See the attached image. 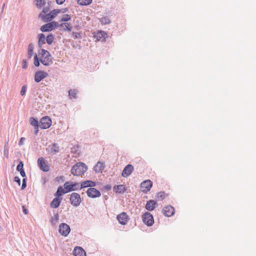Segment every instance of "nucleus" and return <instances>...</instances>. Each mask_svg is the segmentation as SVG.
Wrapping results in <instances>:
<instances>
[{
  "instance_id": "1",
  "label": "nucleus",
  "mask_w": 256,
  "mask_h": 256,
  "mask_svg": "<svg viewBox=\"0 0 256 256\" xmlns=\"http://www.w3.org/2000/svg\"><path fill=\"white\" fill-rule=\"evenodd\" d=\"M88 166L84 162H78L73 166L71 169V173L74 176H81L87 170Z\"/></svg>"
},
{
  "instance_id": "2",
  "label": "nucleus",
  "mask_w": 256,
  "mask_h": 256,
  "mask_svg": "<svg viewBox=\"0 0 256 256\" xmlns=\"http://www.w3.org/2000/svg\"><path fill=\"white\" fill-rule=\"evenodd\" d=\"M60 12V10L54 9L51 10L48 14H42L40 13L38 18H40L44 22H51V21Z\"/></svg>"
},
{
  "instance_id": "3",
  "label": "nucleus",
  "mask_w": 256,
  "mask_h": 256,
  "mask_svg": "<svg viewBox=\"0 0 256 256\" xmlns=\"http://www.w3.org/2000/svg\"><path fill=\"white\" fill-rule=\"evenodd\" d=\"M41 63L45 66H48L52 64V57L50 52L46 50L41 49Z\"/></svg>"
},
{
  "instance_id": "4",
  "label": "nucleus",
  "mask_w": 256,
  "mask_h": 256,
  "mask_svg": "<svg viewBox=\"0 0 256 256\" xmlns=\"http://www.w3.org/2000/svg\"><path fill=\"white\" fill-rule=\"evenodd\" d=\"M69 199L70 204L75 207L79 206L82 202L80 194L76 192H72Z\"/></svg>"
},
{
  "instance_id": "5",
  "label": "nucleus",
  "mask_w": 256,
  "mask_h": 256,
  "mask_svg": "<svg viewBox=\"0 0 256 256\" xmlns=\"http://www.w3.org/2000/svg\"><path fill=\"white\" fill-rule=\"evenodd\" d=\"M64 188H65L66 192L68 193L72 191L77 190L80 188L79 183L77 182H66L64 184Z\"/></svg>"
},
{
  "instance_id": "6",
  "label": "nucleus",
  "mask_w": 256,
  "mask_h": 256,
  "mask_svg": "<svg viewBox=\"0 0 256 256\" xmlns=\"http://www.w3.org/2000/svg\"><path fill=\"white\" fill-rule=\"evenodd\" d=\"M56 22L52 21L42 26L40 30L42 32H50L54 30L56 28Z\"/></svg>"
},
{
  "instance_id": "7",
  "label": "nucleus",
  "mask_w": 256,
  "mask_h": 256,
  "mask_svg": "<svg viewBox=\"0 0 256 256\" xmlns=\"http://www.w3.org/2000/svg\"><path fill=\"white\" fill-rule=\"evenodd\" d=\"M52 125V120L48 116H44L40 118V128L42 129H47Z\"/></svg>"
},
{
  "instance_id": "8",
  "label": "nucleus",
  "mask_w": 256,
  "mask_h": 256,
  "mask_svg": "<svg viewBox=\"0 0 256 256\" xmlns=\"http://www.w3.org/2000/svg\"><path fill=\"white\" fill-rule=\"evenodd\" d=\"M142 221L148 226H152L154 223L153 216L149 212H146L142 215Z\"/></svg>"
},
{
  "instance_id": "9",
  "label": "nucleus",
  "mask_w": 256,
  "mask_h": 256,
  "mask_svg": "<svg viewBox=\"0 0 256 256\" xmlns=\"http://www.w3.org/2000/svg\"><path fill=\"white\" fill-rule=\"evenodd\" d=\"M70 232V226L66 223H62L59 226L58 232L63 236H67Z\"/></svg>"
},
{
  "instance_id": "10",
  "label": "nucleus",
  "mask_w": 256,
  "mask_h": 256,
  "mask_svg": "<svg viewBox=\"0 0 256 256\" xmlns=\"http://www.w3.org/2000/svg\"><path fill=\"white\" fill-rule=\"evenodd\" d=\"M152 186V182L150 180H144L140 184L142 191L144 193H147L148 191L150 190Z\"/></svg>"
},
{
  "instance_id": "11",
  "label": "nucleus",
  "mask_w": 256,
  "mask_h": 256,
  "mask_svg": "<svg viewBox=\"0 0 256 256\" xmlns=\"http://www.w3.org/2000/svg\"><path fill=\"white\" fill-rule=\"evenodd\" d=\"M86 193L88 196L91 198H98L101 195L100 192L94 188H89L87 190Z\"/></svg>"
},
{
  "instance_id": "12",
  "label": "nucleus",
  "mask_w": 256,
  "mask_h": 256,
  "mask_svg": "<svg viewBox=\"0 0 256 256\" xmlns=\"http://www.w3.org/2000/svg\"><path fill=\"white\" fill-rule=\"evenodd\" d=\"M48 72L42 70H38L34 74V81L36 82H39L44 78L48 77Z\"/></svg>"
},
{
  "instance_id": "13",
  "label": "nucleus",
  "mask_w": 256,
  "mask_h": 256,
  "mask_svg": "<svg viewBox=\"0 0 256 256\" xmlns=\"http://www.w3.org/2000/svg\"><path fill=\"white\" fill-rule=\"evenodd\" d=\"M116 218L119 223L122 225H126L129 219L128 216L125 212H122L120 214H118Z\"/></svg>"
},
{
  "instance_id": "14",
  "label": "nucleus",
  "mask_w": 256,
  "mask_h": 256,
  "mask_svg": "<svg viewBox=\"0 0 256 256\" xmlns=\"http://www.w3.org/2000/svg\"><path fill=\"white\" fill-rule=\"evenodd\" d=\"M38 164L40 168L44 172L49 170V166L43 158H40L38 160Z\"/></svg>"
},
{
  "instance_id": "15",
  "label": "nucleus",
  "mask_w": 256,
  "mask_h": 256,
  "mask_svg": "<svg viewBox=\"0 0 256 256\" xmlns=\"http://www.w3.org/2000/svg\"><path fill=\"white\" fill-rule=\"evenodd\" d=\"M162 213L165 216L170 217L174 215V208L171 206H166L162 208Z\"/></svg>"
},
{
  "instance_id": "16",
  "label": "nucleus",
  "mask_w": 256,
  "mask_h": 256,
  "mask_svg": "<svg viewBox=\"0 0 256 256\" xmlns=\"http://www.w3.org/2000/svg\"><path fill=\"white\" fill-rule=\"evenodd\" d=\"M134 170V166L131 164H128L124 168L122 176L124 178L129 176Z\"/></svg>"
},
{
  "instance_id": "17",
  "label": "nucleus",
  "mask_w": 256,
  "mask_h": 256,
  "mask_svg": "<svg viewBox=\"0 0 256 256\" xmlns=\"http://www.w3.org/2000/svg\"><path fill=\"white\" fill-rule=\"evenodd\" d=\"M74 256H86V252L80 246H76L73 250Z\"/></svg>"
},
{
  "instance_id": "18",
  "label": "nucleus",
  "mask_w": 256,
  "mask_h": 256,
  "mask_svg": "<svg viewBox=\"0 0 256 256\" xmlns=\"http://www.w3.org/2000/svg\"><path fill=\"white\" fill-rule=\"evenodd\" d=\"M96 184L94 182L91 180H86L80 183V190L88 187L92 188L96 186Z\"/></svg>"
},
{
  "instance_id": "19",
  "label": "nucleus",
  "mask_w": 256,
  "mask_h": 256,
  "mask_svg": "<svg viewBox=\"0 0 256 256\" xmlns=\"http://www.w3.org/2000/svg\"><path fill=\"white\" fill-rule=\"evenodd\" d=\"M156 204L157 202L156 201L153 200H150L147 201L145 206V208L146 210L148 211H152L155 208L156 206Z\"/></svg>"
},
{
  "instance_id": "20",
  "label": "nucleus",
  "mask_w": 256,
  "mask_h": 256,
  "mask_svg": "<svg viewBox=\"0 0 256 256\" xmlns=\"http://www.w3.org/2000/svg\"><path fill=\"white\" fill-rule=\"evenodd\" d=\"M105 168L104 163H102L100 162H98L97 164L94 167V170L96 173L102 172Z\"/></svg>"
},
{
  "instance_id": "21",
  "label": "nucleus",
  "mask_w": 256,
  "mask_h": 256,
  "mask_svg": "<svg viewBox=\"0 0 256 256\" xmlns=\"http://www.w3.org/2000/svg\"><path fill=\"white\" fill-rule=\"evenodd\" d=\"M62 198H55L50 203V206L52 208H58L62 202Z\"/></svg>"
},
{
  "instance_id": "22",
  "label": "nucleus",
  "mask_w": 256,
  "mask_h": 256,
  "mask_svg": "<svg viewBox=\"0 0 256 256\" xmlns=\"http://www.w3.org/2000/svg\"><path fill=\"white\" fill-rule=\"evenodd\" d=\"M105 32L104 31H98L94 33V38L98 41H104L105 40L104 36L106 35Z\"/></svg>"
},
{
  "instance_id": "23",
  "label": "nucleus",
  "mask_w": 256,
  "mask_h": 256,
  "mask_svg": "<svg viewBox=\"0 0 256 256\" xmlns=\"http://www.w3.org/2000/svg\"><path fill=\"white\" fill-rule=\"evenodd\" d=\"M68 193L66 192V190H65V188H64L62 186H60L58 187L57 190L56 192L54 194V196L56 198H60L63 194Z\"/></svg>"
},
{
  "instance_id": "24",
  "label": "nucleus",
  "mask_w": 256,
  "mask_h": 256,
  "mask_svg": "<svg viewBox=\"0 0 256 256\" xmlns=\"http://www.w3.org/2000/svg\"><path fill=\"white\" fill-rule=\"evenodd\" d=\"M114 191L119 194H123L126 190L124 185L120 184L114 186Z\"/></svg>"
},
{
  "instance_id": "25",
  "label": "nucleus",
  "mask_w": 256,
  "mask_h": 256,
  "mask_svg": "<svg viewBox=\"0 0 256 256\" xmlns=\"http://www.w3.org/2000/svg\"><path fill=\"white\" fill-rule=\"evenodd\" d=\"M46 41V38L44 34H38V46L41 48L42 44H44Z\"/></svg>"
},
{
  "instance_id": "26",
  "label": "nucleus",
  "mask_w": 256,
  "mask_h": 256,
  "mask_svg": "<svg viewBox=\"0 0 256 256\" xmlns=\"http://www.w3.org/2000/svg\"><path fill=\"white\" fill-rule=\"evenodd\" d=\"M59 220V214L58 212L54 214V216H52L50 220L51 224L54 226L56 225Z\"/></svg>"
},
{
  "instance_id": "27",
  "label": "nucleus",
  "mask_w": 256,
  "mask_h": 256,
  "mask_svg": "<svg viewBox=\"0 0 256 256\" xmlns=\"http://www.w3.org/2000/svg\"><path fill=\"white\" fill-rule=\"evenodd\" d=\"M60 151V147L57 144L54 143L52 144V148H50V153L54 154Z\"/></svg>"
},
{
  "instance_id": "28",
  "label": "nucleus",
  "mask_w": 256,
  "mask_h": 256,
  "mask_svg": "<svg viewBox=\"0 0 256 256\" xmlns=\"http://www.w3.org/2000/svg\"><path fill=\"white\" fill-rule=\"evenodd\" d=\"M77 90L76 89H70L68 90V96L70 99L76 98H77Z\"/></svg>"
},
{
  "instance_id": "29",
  "label": "nucleus",
  "mask_w": 256,
  "mask_h": 256,
  "mask_svg": "<svg viewBox=\"0 0 256 256\" xmlns=\"http://www.w3.org/2000/svg\"><path fill=\"white\" fill-rule=\"evenodd\" d=\"M34 44L32 43L29 44L28 46V58H30L33 55V51H34Z\"/></svg>"
},
{
  "instance_id": "30",
  "label": "nucleus",
  "mask_w": 256,
  "mask_h": 256,
  "mask_svg": "<svg viewBox=\"0 0 256 256\" xmlns=\"http://www.w3.org/2000/svg\"><path fill=\"white\" fill-rule=\"evenodd\" d=\"M54 40V36L52 34H48L46 37V42L49 45L51 44Z\"/></svg>"
},
{
  "instance_id": "31",
  "label": "nucleus",
  "mask_w": 256,
  "mask_h": 256,
  "mask_svg": "<svg viewBox=\"0 0 256 256\" xmlns=\"http://www.w3.org/2000/svg\"><path fill=\"white\" fill-rule=\"evenodd\" d=\"M92 0H77V2L80 6H88L90 4Z\"/></svg>"
},
{
  "instance_id": "32",
  "label": "nucleus",
  "mask_w": 256,
  "mask_h": 256,
  "mask_svg": "<svg viewBox=\"0 0 256 256\" xmlns=\"http://www.w3.org/2000/svg\"><path fill=\"white\" fill-rule=\"evenodd\" d=\"M30 124L31 125L34 126H40V122H38L37 118L34 117H31L30 120Z\"/></svg>"
},
{
  "instance_id": "33",
  "label": "nucleus",
  "mask_w": 256,
  "mask_h": 256,
  "mask_svg": "<svg viewBox=\"0 0 256 256\" xmlns=\"http://www.w3.org/2000/svg\"><path fill=\"white\" fill-rule=\"evenodd\" d=\"M71 20V16L68 14H64L62 18L60 19V22H66Z\"/></svg>"
},
{
  "instance_id": "34",
  "label": "nucleus",
  "mask_w": 256,
  "mask_h": 256,
  "mask_svg": "<svg viewBox=\"0 0 256 256\" xmlns=\"http://www.w3.org/2000/svg\"><path fill=\"white\" fill-rule=\"evenodd\" d=\"M36 5L38 8H41L46 4L45 0H36Z\"/></svg>"
},
{
  "instance_id": "35",
  "label": "nucleus",
  "mask_w": 256,
  "mask_h": 256,
  "mask_svg": "<svg viewBox=\"0 0 256 256\" xmlns=\"http://www.w3.org/2000/svg\"><path fill=\"white\" fill-rule=\"evenodd\" d=\"M72 28V26L69 23L64 22V28H63L62 30L64 31L70 32Z\"/></svg>"
},
{
  "instance_id": "36",
  "label": "nucleus",
  "mask_w": 256,
  "mask_h": 256,
  "mask_svg": "<svg viewBox=\"0 0 256 256\" xmlns=\"http://www.w3.org/2000/svg\"><path fill=\"white\" fill-rule=\"evenodd\" d=\"M34 66L36 67L39 66L40 65V60L38 59V56L36 54L34 56Z\"/></svg>"
},
{
  "instance_id": "37",
  "label": "nucleus",
  "mask_w": 256,
  "mask_h": 256,
  "mask_svg": "<svg viewBox=\"0 0 256 256\" xmlns=\"http://www.w3.org/2000/svg\"><path fill=\"white\" fill-rule=\"evenodd\" d=\"M157 198L160 200H163L165 198V192H160L157 194Z\"/></svg>"
},
{
  "instance_id": "38",
  "label": "nucleus",
  "mask_w": 256,
  "mask_h": 256,
  "mask_svg": "<svg viewBox=\"0 0 256 256\" xmlns=\"http://www.w3.org/2000/svg\"><path fill=\"white\" fill-rule=\"evenodd\" d=\"M100 22L102 23L106 24L110 23V20L107 17H103L101 18Z\"/></svg>"
},
{
  "instance_id": "39",
  "label": "nucleus",
  "mask_w": 256,
  "mask_h": 256,
  "mask_svg": "<svg viewBox=\"0 0 256 256\" xmlns=\"http://www.w3.org/2000/svg\"><path fill=\"white\" fill-rule=\"evenodd\" d=\"M8 142H6V144H5L4 146V156L6 158H8V146H6V144H8Z\"/></svg>"
},
{
  "instance_id": "40",
  "label": "nucleus",
  "mask_w": 256,
  "mask_h": 256,
  "mask_svg": "<svg viewBox=\"0 0 256 256\" xmlns=\"http://www.w3.org/2000/svg\"><path fill=\"white\" fill-rule=\"evenodd\" d=\"M24 169V164L22 160L19 161L18 164L16 166V170L18 172L21 170Z\"/></svg>"
},
{
  "instance_id": "41",
  "label": "nucleus",
  "mask_w": 256,
  "mask_h": 256,
  "mask_svg": "<svg viewBox=\"0 0 256 256\" xmlns=\"http://www.w3.org/2000/svg\"><path fill=\"white\" fill-rule=\"evenodd\" d=\"M26 90H27V86H26V85H24L22 86L21 90H20V94L22 96H24L26 94Z\"/></svg>"
},
{
  "instance_id": "42",
  "label": "nucleus",
  "mask_w": 256,
  "mask_h": 256,
  "mask_svg": "<svg viewBox=\"0 0 256 256\" xmlns=\"http://www.w3.org/2000/svg\"><path fill=\"white\" fill-rule=\"evenodd\" d=\"M72 36H74V38H81L82 36L80 32H72Z\"/></svg>"
},
{
  "instance_id": "43",
  "label": "nucleus",
  "mask_w": 256,
  "mask_h": 256,
  "mask_svg": "<svg viewBox=\"0 0 256 256\" xmlns=\"http://www.w3.org/2000/svg\"><path fill=\"white\" fill-rule=\"evenodd\" d=\"M26 186V178H23L22 180V185L21 189L24 190Z\"/></svg>"
},
{
  "instance_id": "44",
  "label": "nucleus",
  "mask_w": 256,
  "mask_h": 256,
  "mask_svg": "<svg viewBox=\"0 0 256 256\" xmlns=\"http://www.w3.org/2000/svg\"><path fill=\"white\" fill-rule=\"evenodd\" d=\"M64 180V176H56L54 180L56 182H60V181L63 182Z\"/></svg>"
},
{
  "instance_id": "45",
  "label": "nucleus",
  "mask_w": 256,
  "mask_h": 256,
  "mask_svg": "<svg viewBox=\"0 0 256 256\" xmlns=\"http://www.w3.org/2000/svg\"><path fill=\"white\" fill-rule=\"evenodd\" d=\"M22 67L24 69H26L28 68L27 60L26 59H24L22 60Z\"/></svg>"
},
{
  "instance_id": "46",
  "label": "nucleus",
  "mask_w": 256,
  "mask_h": 256,
  "mask_svg": "<svg viewBox=\"0 0 256 256\" xmlns=\"http://www.w3.org/2000/svg\"><path fill=\"white\" fill-rule=\"evenodd\" d=\"M14 181L16 182L18 186L20 185V178L18 176H16L14 178Z\"/></svg>"
},
{
  "instance_id": "47",
  "label": "nucleus",
  "mask_w": 256,
  "mask_h": 256,
  "mask_svg": "<svg viewBox=\"0 0 256 256\" xmlns=\"http://www.w3.org/2000/svg\"><path fill=\"white\" fill-rule=\"evenodd\" d=\"M50 7L48 6L44 7L42 8V12L41 13L42 14V12H43L46 14V13L50 10Z\"/></svg>"
},
{
  "instance_id": "48",
  "label": "nucleus",
  "mask_w": 256,
  "mask_h": 256,
  "mask_svg": "<svg viewBox=\"0 0 256 256\" xmlns=\"http://www.w3.org/2000/svg\"><path fill=\"white\" fill-rule=\"evenodd\" d=\"M18 172H20V174L22 177H23L24 178H26V174L24 169L21 170Z\"/></svg>"
},
{
  "instance_id": "49",
  "label": "nucleus",
  "mask_w": 256,
  "mask_h": 256,
  "mask_svg": "<svg viewBox=\"0 0 256 256\" xmlns=\"http://www.w3.org/2000/svg\"><path fill=\"white\" fill-rule=\"evenodd\" d=\"M112 188V186L110 184H108L104 186L103 189L106 190H110Z\"/></svg>"
},
{
  "instance_id": "50",
  "label": "nucleus",
  "mask_w": 256,
  "mask_h": 256,
  "mask_svg": "<svg viewBox=\"0 0 256 256\" xmlns=\"http://www.w3.org/2000/svg\"><path fill=\"white\" fill-rule=\"evenodd\" d=\"M22 210L24 214H28V210H27L25 206H22Z\"/></svg>"
},
{
  "instance_id": "51",
  "label": "nucleus",
  "mask_w": 256,
  "mask_h": 256,
  "mask_svg": "<svg viewBox=\"0 0 256 256\" xmlns=\"http://www.w3.org/2000/svg\"><path fill=\"white\" fill-rule=\"evenodd\" d=\"M66 0H56V2L58 4H62L64 3Z\"/></svg>"
},
{
  "instance_id": "52",
  "label": "nucleus",
  "mask_w": 256,
  "mask_h": 256,
  "mask_svg": "<svg viewBox=\"0 0 256 256\" xmlns=\"http://www.w3.org/2000/svg\"><path fill=\"white\" fill-rule=\"evenodd\" d=\"M40 127V126H34V134H36V135H37L38 134V128Z\"/></svg>"
},
{
  "instance_id": "53",
  "label": "nucleus",
  "mask_w": 256,
  "mask_h": 256,
  "mask_svg": "<svg viewBox=\"0 0 256 256\" xmlns=\"http://www.w3.org/2000/svg\"><path fill=\"white\" fill-rule=\"evenodd\" d=\"M25 140L24 138H21L19 142H18V145L22 146L24 144V141Z\"/></svg>"
},
{
  "instance_id": "54",
  "label": "nucleus",
  "mask_w": 256,
  "mask_h": 256,
  "mask_svg": "<svg viewBox=\"0 0 256 256\" xmlns=\"http://www.w3.org/2000/svg\"><path fill=\"white\" fill-rule=\"evenodd\" d=\"M56 25H57L56 28L60 27V28H64V22L59 24L58 22H56Z\"/></svg>"
},
{
  "instance_id": "55",
  "label": "nucleus",
  "mask_w": 256,
  "mask_h": 256,
  "mask_svg": "<svg viewBox=\"0 0 256 256\" xmlns=\"http://www.w3.org/2000/svg\"><path fill=\"white\" fill-rule=\"evenodd\" d=\"M78 148V146H74L72 148V152H76L77 151V148Z\"/></svg>"
},
{
  "instance_id": "56",
  "label": "nucleus",
  "mask_w": 256,
  "mask_h": 256,
  "mask_svg": "<svg viewBox=\"0 0 256 256\" xmlns=\"http://www.w3.org/2000/svg\"><path fill=\"white\" fill-rule=\"evenodd\" d=\"M68 8H64L60 10V12L65 13V12H67L68 11Z\"/></svg>"
},
{
  "instance_id": "57",
  "label": "nucleus",
  "mask_w": 256,
  "mask_h": 256,
  "mask_svg": "<svg viewBox=\"0 0 256 256\" xmlns=\"http://www.w3.org/2000/svg\"><path fill=\"white\" fill-rule=\"evenodd\" d=\"M52 2H51V1H48V6H50V5L52 4Z\"/></svg>"
}]
</instances>
